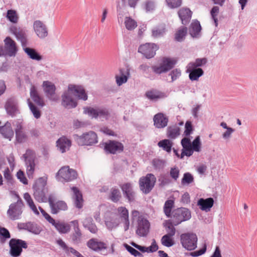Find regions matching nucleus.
Here are the masks:
<instances>
[{"instance_id": "obj_46", "label": "nucleus", "mask_w": 257, "mask_h": 257, "mask_svg": "<svg viewBox=\"0 0 257 257\" xmlns=\"http://www.w3.org/2000/svg\"><path fill=\"white\" fill-rule=\"evenodd\" d=\"M24 198L27 202L28 205L29 207L31 209V210L34 212V213L36 215H39V212L35 205L33 199H32L30 195L28 193H25L24 195Z\"/></svg>"}, {"instance_id": "obj_44", "label": "nucleus", "mask_w": 257, "mask_h": 257, "mask_svg": "<svg viewBox=\"0 0 257 257\" xmlns=\"http://www.w3.org/2000/svg\"><path fill=\"white\" fill-rule=\"evenodd\" d=\"M166 27L165 25H161L155 27L152 29V35L155 38H160L164 36L166 33Z\"/></svg>"}, {"instance_id": "obj_49", "label": "nucleus", "mask_w": 257, "mask_h": 257, "mask_svg": "<svg viewBox=\"0 0 257 257\" xmlns=\"http://www.w3.org/2000/svg\"><path fill=\"white\" fill-rule=\"evenodd\" d=\"M168 137L175 139L180 135V128L177 125L169 126L167 130Z\"/></svg>"}, {"instance_id": "obj_25", "label": "nucleus", "mask_w": 257, "mask_h": 257, "mask_svg": "<svg viewBox=\"0 0 257 257\" xmlns=\"http://www.w3.org/2000/svg\"><path fill=\"white\" fill-rule=\"evenodd\" d=\"M69 89L71 90L72 94L75 95L78 99L86 100L87 95L83 87L79 85H69Z\"/></svg>"}, {"instance_id": "obj_16", "label": "nucleus", "mask_w": 257, "mask_h": 257, "mask_svg": "<svg viewBox=\"0 0 257 257\" xmlns=\"http://www.w3.org/2000/svg\"><path fill=\"white\" fill-rule=\"evenodd\" d=\"M70 223L73 224L74 230L70 236L71 242L74 244L79 245L83 241V235L79 227L78 221L75 220Z\"/></svg>"}, {"instance_id": "obj_27", "label": "nucleus", "mask_w": 257, "mask_h": 257, "mask_svg": "<svg viewBox=\"0 0 257 257\" xmlns=\"http://www.w3.org/2000/svg\"><path fill=\"white\" fill-rule=\"evenodd\" d=\"M117 212L120 219L123 221L124 230L127 231L130 227L128 210L125 207L121 206L117 208Z\"/></svg>"}, {"instance_id": "obj_55", "label": "nucleus", "mask_w": 257, "mask_h": 257, "mask_svg": "<svg viewBox=\"0 0 257 257\" xmlns=\"http://www.w3.org/2000/svg\"><path fill=\"white\" fill-rule=\"evenodd\" d=\"M7 18L13 23H17L18 21V16L15 10H10L7 11Z\"/></svg>"}, {"instance_id": "obj_24", "label": "nucleus", "mask_w": 257, "mask_h": 257, "mask_svg": "<svg viewBox=\"0 0 257 257\" xmlns=\"http://www.w3.org/2000/svg\"><path fill=\"white\" fill-rule=\"evenodd\" d=\"M14 125L16 126L15 133L16 141L20 143L26 142L28 140V136L26 133L24 131L22 123L19 121H17Z\"/></svg>"}, {"instance_id": "obj_13", "label": "nucleus", "mask_w": 257, "mask_h": 257, "mask_svg": "<svg viewBox=\"0 0 257 257\" xmlns=\"http://www.w3.org/2000/svg\"><path fill=\"white\" fill-rule=\"evenodd\" d=\"M104 150L108 154H115L119 153L123 150V145L115 141H108L103 143Z\"/></svg>"}, {"instance_id": "obj_51", "label": "nucleus", "mask_w": 257, "mask_h": 257, "mask_svg": "<svg viewBox=\"0 0 257 257\" xmlns=\"http://www.w3.org/2000/svg\"><path fill=\"white\" fill-rule=\"evenodd\" d=\"M125 28L129 31L135 29L137 27V22L130 17H126L124 20Z\"/></svg>"}, {"instance_id": "obj_34", "label": "nucleus", "mask_w": 257, "mask_h": 257, "mask_svg": "<svg viewBox=\"0 0 257 257\" xmlns=\"http://www.w3.org/2000/svg\"><path fill=\"white\" fill-rule=\"evenodd\" d=\"M154 125L157 128H164L167 125L168 118L163 113H159L154 117Z\"/></svg>"}, {"instance_id": "obj_33", "label": "nucleus", "mask_w": 257, "mask_h": 257, "mask_svg": "<svg viewBox=\"0 0 257 257\" xmlns=\"http://www.w3.org/2000/svg\"><path fill=\"white\" fill-rule=\"evenodd\" d=\"M56 143L58 149L61 153H64L68 150L71 145V141L65 136L59 138Z\"/></svg>"}, {"instance_id": "obj_40", "label": "nucleus", "mask_w": 257, "mask_h": 257, "mask_svg": "<svg viewBox=\"0 0 257 257\" xmlns=\"http://www.w3.org/2000/svg\"><path fill=\"white\" fill-rule=\"evenodd\" d=\"M52 225L60 233H67L71 229L70 225L69 224L60 221H55V223Z\"/></svg>"}, {"instance_id": "obj_8", "label": "nucleus", "mask_w": 257, "mask_h": 257, "mask_svg": "<svg viewBox=\"0 0 257 257\" xmlns=\"http://www.w3.org/2000/svg\"><path fill=\"white\" fill-rule=\"evenodd\" d=\"M10 254L13 257L19 256L22 252V248H27V242L20 239L12 238L9 241Z\"/></svg>"}, {"instance_id": "obj_14", "label": "nucleus", "mask_w": 257, "mask_h": 257, "mask_svg": "<svg viewBox=\"0 0 257 257\" xmlns=\"http://www.w3.org/2000/svg\"><path fill=\"white\" fill-rule=\"evenodd\" d=\"M10 31L15 36L18 41L21 42L23 48L27 46L28 43L26 30L15 26H12L10 28Z\"/></svg>"}, {"instance_id": "obj_52", "label": "nucleus", "mask_w": 257, "mask_h": 257, "mask_svg": "<svg viewBox=\"0 0 257 257\" xmlns=\"http://www.w3.org/2000/svg\"><path fill=\"white\" fill-rule=\"evenodd\" d=\"M27 101L30 109L33 113L34 116L37 119L39 118L41 115L40 110L35 105V104L30 100V99H28Z\"/></svg>"}, {"instance_id": "obj_22", "label": "nucleus", "mask_w": 257, "mask_h": 257, "mask_svg": "<svg viewBox=\"0 0 257 257\" xmlns=\"http://www.w3.org/2000/svg\"><path fill=\"white\" fill-rule=\"evenodd\" d=\"M33 28L37 36L40 39H44L48 36L47 28L42 21H35L34 22Z\"/></svg>"}, {"instance_id": "obj_20", "label": "nucleus", "mask_w": 257, "mask_h": 257, "mask_svg": "<svg viewBox=\"0 0 257 257\" xmlns=\"http://www.w3.org/2000/svg\"><path fill=\"white\" fill-rule=\"evenodd\" d=\"M5 107L7 113L12 117L19 113L18 101L14 97L10 98L7 100Z\"/></svg>"}, {"instance_id": "obj_50", "label": "nucleus", "mask_w": 257, "mask_h": 257, "mask_svg": "<svg viewBox=\"0 0 257 257\" xmlns=\"http://www.w3.org/2000/svg\"><path fill=\"white\" fill-rule=\"evenodd\" d=\"M207 62V59L206 58H197L194 62H191L187 66L192 68H198L199 67L205 65Z\"/></svg>"}, {"instance_id": "obj_4", "label": "nucleus", "mask_w": 257, "mask_h": 257, "mask_svg": "<svg viewBox=\"0 0 257 257\" xmlns=\"http://www.w3.org/2000/svg\"><path fill=\"white\" fill-rule=\"evenodd\" d=\"M156 182V178L152 173L147 174L142 177L139 180L140 190L145 194L149 193L154 187Z\"/></svg>"}, {"instance_id": "obj_45", "label": "nucleus", "mask_w": 257, "mask_h": 257, "mask_svg": "<svg viewBox=\"0 0 257 257\" xmlns=\"http://www.w3.org/2000/svg\"><path fill=\"white\" fill-rule=\"evenodd\" d=\"M174 206V201L172 199L167 200L164 204L163 211L165 214L168 217H171L172 216L171 211Z\"/></svg>"}, {"instance_id": "obj_10", "label": "nucleus", "mask_w": 257, "mask_h": 257, "mask_svg": "<svg viewBox=\"0 0 257 257\" xmlns=\"http://www.w3.org/2000/svg\"><path fill=\"white\" fill-rule=\"evenodd\" d=\"M77 177L76 171L70 169L68 166L62 167L57 174V179L62 181L70 182L76 179Z\"/></svg>"}, {"instance_id": "obj_17", "label": "nucleus", "mask_w": 257, "mask_h": 257, "mask_svg": "<svg viewBox=\"0 0 257 257\" xmlns=\"http://www.w3.org/2000/svg\"><path fill=\"white\" fill-rule=\"evenodd\" d=\"M150 224L149 221L142 217H139L136 233L141 237L146 236L149 232Z\"/></svg>"}, {"instance_id": "obj_3", "label": "nucleus", "mask_w": 257, "mask_h": 257, "mask_svg": "<svg viewBox=\"0 0 257 257\" xmlns=\"http://www.w3.org/2000/svg\"><path fill=\"white\" fill-rule=\"evenodd\" d=\"M191 217V213L189 209L180 207L175 209L172 211L170 218L173 221L175 226H177L182 222L189 220Z\"/></svg>"}, {"instance_id": "obj_28", "label": "nucleus", "mask_w": 257, "mask_h": 257, "mask_svg": "<svg viewBox=\"0 0 257 257\" xmlns=\"http://www.w3.org/2000/svg\"><path fill=\"white\" fill-rule=\"evenodd\" d=\"M178 14L183 25H186L189 23L192 16V12L189 9L183 8L179 10Z\"/></svg>"}, {"instance_id": "obj_57", "label": "nucleus", "mask_w": 257, "mask_h": 257, "mask_svg": "<svg viewBox=\"0 0 257 257\" xmlns=\"http://www.w3.org/2000/svg\"><path fill=\"white\" fill-rule=\"evenodd\" d=\"M187 31L186 27H183L178 30L175 34V40L178 42L182 41L187 34Z\"/></svg>"}, {"instance_id": "obj_12", "label": "nucleus", "mask_w": 257, "mask_h": 257, "mask_svg": "<svg viewBox=\"0 0 257 257\" xmlns=\"http://www.w3.org/2000/svg\"><path fill=\"white\" fill-rule=\"evenodd\" d=\"M158 46L154 43H146L141 45L138 52L142 53L147 59L153 58L156 54V51L158 49Z\"/></svg>"}, {"instance_id": "obj_48", "label": "nucleus", "mask_w": 257, "mask_h": 257, "mask_svg": "<svg viewBox=\"0 0 257 257\" xmlns=\"http://www.w3.org/2000/svg\"><path fill=\"white\" fill-rule=\"evenodd\" d=\"M121 194L118 189L112 188L110 190L109 198L113 202H118L121 198Z\"/></svg>"}, {"instance_id": "obj_19", "label": "nucleus", "mask_w": 257, "mask_h": 257, "mask_svg": "<svg viewBox=\"0 0 257 257\" xmlns=\"http://www.w3.org/2000/svg\"><path fill=\"white\" fill-rule=\"evenodd\" d=\"M77 102L72 97V92L69 89L65 91L62 95V105L66 108H74L77 106Z\"/></svg>"}, {"instance_id": "obj_56", "label": "nucleus", "mask_w": 257, "mask_h": 257, "mask_svg": "<svg viewBox=\"0 0 257 257\" xmlns=\"http://www.w3.org/2000/svg\"><path fill=\"white\" fill-rule=\"evenodd\" d=\"M194 181V179L193 175L191 173L187 172L183 175L181 180V184L183 185H187L193 183Z\"/></svg>"}, {"instance_id": "obj_5", "label": "nucleus", "mask_w": 257, "mask_h": 257, "mask_svg": "<svg viewBox=\"0 0 257 257\" xmlns=\"http://www.w3.org/2000/svg\"><path fill=\"white\" fill-rule=\"evenodd\" d=\"M198 238L195 233L187 232L180 235L182 246L188 250H193L197 247Z\"/></svg>"}, {"instance_id": "obj_63", "label": "nucleus", "mask_w": 257, "mask_h": 257, "mask_svg": "<svg viewBox=\"0 0 257 257\" xmlns=\"http://www.w3.org/2000/svg\"><path fill=\"white\" fill-rule=\"evenodd\" d=\"M124 247L126 248V249L132 255H133L135 256H143V254L138 251L137 250H136L135 248H133V247L130 246L129 245L127 244H124Z\"/></svg>"}, {"instance_id": "obj_1", "label": "nucleus", "mask_w": 257, "mask_h": 257, "mask_svg": "<svg viewBox=\"0 0 257 257\" xmlns=\"http://www.w3.org/2000/svg\"><path fill=\"white\" fill-rule=\"evenodd\" d=\"M181 143L183 147L181 159H183L185 156L190 157L193 155L194 151L199 152L201 151V143L199 136L196 137L192 143L188 138H183Z\"/></svg>"}, {"instance_id": "obj_61", "label": "nucleus", "mask_w": 257, "mask_h": 257, "mask_svg": "<svg viewBox=\"0 0 257 257\" xmlns=\"http://www.w3.org/2000/svg\"><path fill=\"white\" fill-rule=\"evenodd\" d=\"M4 176L5 179L7 181L8 184H12L13 182V178L12 174L10 172V169L7 167L4 172Z\"/></svg>"}, {"instance_id": "obj_53", "label": "nucleus", "mask_w": 257, "mask_h": 257, "mask_svg": "<svg viewBox=\"0 0 257 257\" xmlns=\"http://www.w3.org/2000/svg\"><path fill=\"white\" fill-rule=\"evenodd\" d=\"M161 241L163 245L168 247H171L175 244L173 236L167 234L162 236Z\"/></svg>"}, {"instance_id": "obj_29", "label": "nucleus", "mask_w": 257, "mask_h": 257, "mask_svg": "<svg viewBox=\"0 0 257 257\" xmlns=\"http://www.w3.org/2000/svg\"><path fill=\"white\" fill-rule=\"evenodd\" d=\"M73 191L72 198L74 201V205L77 208H81L83 206V199L82 195L79 189L76 187L71 188Z\"/></svg>"}, {"instance_id": "obj_58", "label": "nucleus", "mask_w": 257, "mask_h": 257, "mask_svg": "<svg viewBox=\"0 0 257 257\" xmlns=\"http://www.w3.org/2000/svg\"><path fill=\"white\" fill-rule=\"evenodd\" d=\"M180 170L177 166L171 168L170 171V175L174 180L177 181L179 177Z\"/></svg>"}, {"instance_id": "obj_15", "label": "nucleus", "mask_w": 257, "mask_h": 257, "mask_svg": "<svg viewBox=\"0 0 257 257\" xmlns=\"http://www.w3.org/2000/svg\"><path fill=\"white\" fill-rule=\"evenodd\" d=\"M56 197L54 195L50 194L48 197L51 213L57 214L60 210H65L67 209L66 203L63 201H58L55 202Z\"/></svg>"}, {"instance_id": "obj_23", "label": "nucleus", "mask_w": 257, "mask_h": 257, "mask_svg": "<svg viewBox=\"0 0 257 257\" xmlns=\"http://www.w3.org/2000/svg\"><path fill=\"white\" fill-rule=\"evenodd\" d=\"M4 42L7 55L10 57L15 56L18 51L16 43L10 37H7Z\"/></svg>"}, {"instance_id": "obj_47", "label": "nucleus", "mask_w": 257, "mask_h": 257, "mask_svg": "<svg viewBox=\"0 0 257 257\" xmlns=\"http://www.w3.org/2000/svg\"><path fill=\"white\" fill-rule=\"evenodd\" d=\"M158 146L160 148H162L163 150L166 151L167 152L170 153L173 146V143L169 140L165 139L160 141L158 143Z\"/></svg>"}, {"instance_id": "obj_9", "label": "nucleus", "mask_w": 257, "mask_h": 257, "mask_svg": "<svg viewBox=\"0 0 257 257\" xmlns=\"http://www.w3.org/2000/svg\"><path fill=\"white\" fill-rule=\"evenodd\" d=\"M176 63V61L172 58H163L159 66H153L152 70L156 74H160L171 70Z\"/></svg>"}, {"instance_id": "obj_39", "label": "nucleus", "mask_w": 257, "mask_h": 257, "mask_svg": "<svg viewBox=\"0 0 257 257\" xmlns=\"http://www.w3.org/2000/svg\"><path fill=\"white\" fill-rule=\"evenodd\" d=\"M83 226L85 228L87 229L90 232L96 233L98 229L91 217H86L82 222Z\"/></svg>"}, {"instance_id": "obj_21", "label": "nucleus", "mask_w": 257, "mask_h": 257, "mask_svg": "<svg viewBox=\"0 0 257 257\" xmlns=\"http://www.w3.org/2000/svg\"><path fill=\"white\" fill-rule=\"evenodd\" d=\"M31 153L30 151L27 150L23 155L27 166V174L29 178L32 177L35 168L34 158L33 156L31 155Z\"/></svg>"}, {"instance_id": "obj_62", "label": "nucleus", "mask_w": 257, "mask_h": 257, "mask_svg": "<svg viewBox=\"0 0 257 257\" xmlns=\"http://www.w3.org/2000/svg\"><path fill=\"white\" fill-rule=\"evenodd\" d=\"M219 12V8L217 6H214L211 11H210V14L211 16V17L212 19L213 20L214 23H215L216 26L217 25V16Z\"/></svg>"}, {"instance_id": "obj_30", "label": "nucleus", "mask_w": 257, "mask_h": 257, "mask_svg": "<svg viewBox=\"0 0 257 257\" xmlns=\"http://www.w3.org/2000/svg\"><path fill=\"white\" fill-rule=\"evenodd\" d=\"M30 96L32 100L39 107H43L45 105V102L41 97L36 88L34 85L32 86L30 89Z\"/></svg>"}, {"instance_id": "obj_42", "label": "nucleus", "mask_w": 257, "mask_h": 257, "mask_svg": "<svg viewBox=\"0 0 257 257\" xmlns=\"http://www.w3.org/2000/svg\"><path fill=\"white\" fill-rule=\"evenodd\" d=\"M23 49L24 52L31 59L36 61H40L42 59V56L40 55L35 49L27 47V46L23 47Z\"/></svg>"}, {"instance_id": "obj_64", "label": "nucleus", "mask_w": 257, "mask_h": 257, "mask_svg": "<svg viewBox=\"0 0 257 257\" xmlns=\"http://www.w3.org/2000/svg\"><path fill=\"white\" fill-rule=\"evenodd\" d=\"M158 181L161 187L165 186L170 183V179L165 175H161L159 177Z\"/></svg>"}, {"instance_id": "obj_38", "label": "nucleus", "mask_w": 257, "mask_h": 257, "mask_svg": "<svg viewBox=\"0 0 257 257\" xmlns=\"http://www.w3.org/2000/svg\"><path fill=\"white\" fill-rule=\"evenodd\" d=\"M120 75H116L115 79L117 84L121 85L125 83L130 75V70L128 68H122L119 70Z\"/></svg>"}, {"instance_id": "obj_35", "label": "nucleus", "mask_w": 257, "mask_h": 257, "mask_svg": "<svg viewBox=\"0 0 257 257\" xmlns=\"http://www.w3.org/2000/svg\"><path fill=\"white\" fill-rule=\"evenodd\" d=\"M121 189L124 195L129 202H132L135 200V193L133 190L132 185L131 183H127L123 184L121 186Z\"/></svg>"}, {"instance_id": "obj_41", "label": "nucleus", "mask_w": 257, "mask_h": 257, "mask_svg": "<svg viewBox=\"0 0 257 257\" xmlns=\"http://www.w3.org/2000/svg\"><path fill=\"white\" fill-rule=\"evenodd\" d=\"M23 228L35 234H39L42 231V228L37 224L28 222L23 224Z\"/></svg>"}, {"instance_id": "obj_7", "label": "nucleus", "mask_w": 257, "mask_h": 257, "mask_svg": "<svg viewBox=\"0 0 257 257\" xmlns=\"http://www.w3.org/2000/svg\"><path fill=\"white\" fill-rule=\"evenodd\" d=\"M74 139L79 146H91L97 143V136L95 133L90 131L82 135H74Z\"/></svg>"}, {"instance_id": "obj_59", "label": "nucleus", "mask_w": 257, "mask_h": 257, "mask_svg": "<svg viewBox=\"0 0 257 257\" xmlns=\"http://www.w3.org/2000/svg\"><path fill=\"white\" fill-rule=\"evenodd\" d=\"M166 2L171 9L177 8L182 5V0H166Z\"/></svg>"}, {"instance_id": "obj_18", "label": "nucleus", "mask_w": 257, "mask_h": 257, "mask_svg": "<svg viewBox=\"0 0 257 257\" xmlns=\"http://www.w3.org/2000/svg\"><path fill=\"white\" fill-rule=\"evenodd\" d=\"M43 87L46 97L50 100L56 101L58 99V96L55 93V85L51 82L44 81Z\"/></svg>"}, {"instance_id": "obj_54", "label": "nucleus", "mask_w": 257, "mask_h": 257, "mask_svg": "<svg viewBox=\"0 0 257 257\" xmlns=\"http://www.w3.org/2000/svg\"><path fill=\"white\" fill-rule=\"evenodd\" d=\"M174 224L172 220H169L166 223V228L167 233V235L174 236L176 233V229L174 227Z\"/></svg>"}, {"instance_id": "obj_11", "label": "nucleus", "mask_w": 257, "mask_h": 257, "mask_svg": "<svg viewBox=\"0 0 257 257\" xmlns=\"http://www.w3.org/2000/svg\"><path fill=\"white\" fill-rule=\"evenodd\" d=\"M84 113L95 118L99 117L107 119L110 116V113L108 109L104 107H86L84 108Z\"/></svg>"}, {"instance_id": "obj_32", "label": "nucleus", "mask_w": 257, "mask_h": 257, "mask_svg": "<svg viewBox=\"0 0 257 257\" xmlns=\"http://www.w3.org/2000/svg\"><path fill=\"white\" fill-rule=\"evenodd\" d=\"M0 133L4 138L11 141L14 136L11 123L7 121L4 125L0 126Z\"/></svg>"}, {"instance_id": "obj_60", "label": "nucleus", "mask_w": 257, "mask_h": 257, "mask_svg": "<svg viewBox=\"0 0 257 257\" xmlns=\"http://www.w3.org/2000/svg\"><path fill=\"white\" fill-rule=\"evenodd\" d=\"M169 75L171 76V82H172L181 76V71L179 69L175 68L170 72Z\"/></svg>"}, {"instance_id": "obj_36", "label": "nucleus", "mask_w": 257, "mask_h": 257, "mask_svg": "<svg viewBox=\"0 0 257 257\" xmlns=\"http://www.w3.org/2000/svg\"><path fill=\"white\" fill-rule=\"evenodd\" d=\"M201 27L200 22L197 20H194L189 27V34L191 37L197 38L200 35Z\"/></svg>"}, {"instance_id": "obj_6", "label": "nucleus", "mask_w": 257, "mask_h": 257, "mask_svg": "<svg viewBox=\"0 0 257 257\" xmlns=\"http://www.w3.org/2000/svg\"><path fill=\"white\" fill-rule=\"evenodd\" d=\"M24 204L22 199L19 198L16 202L12 203L7 211V215L10 219L16 220L20 219L23 213Z\"/></svg>"}, {"instance_id": "obj_2", "label": "nucleus", "mask_w": 257, "mask_h": 257, "mask_svg": "<svg viewBox=\"0 0 257 257\" xmlns=\"http://www.w3.org/2000/svg\"><path fill=\"white\" fill-rule=\"evenodd\" d=\"M47 177L44 176L39 178L33 187L35 199L39 202H46L48 199L46 196L48 189L46 187Z\"/></svg>"}, {"instance_id": "obj_37", "label": "nucleus", "mask_w": 257, "mask_h": 257, "mask_svg": "<svg viewBox=\"0 0 257 257\" xmlns=\"http://www.w3.org/2000/svg\"><path fill=\"white\" fill-rule=\"evenodd\" d=\"M214 200L212 198H208L207 199L200 198L197 202L198 205L202 210L208 211L213 206Z\"/></svg>"}, {"instance_id": "obj_31", "label": "nucleus", "mask_w": 257, "mask_h": 257, "mask_svg": "<svg viewBox=\"0 0 257 257\" xmlns=\"http://www.w3.org/2000/svg\"><path fill=\"white\" fill-rule=\"evenodd\" d=\"M186 72L189 73V77L191 81L198 80L199 78L204 74L202 68H195L188 66H187Z\"/></svg>"}, {"instance_id": "obj_43", "label": "nucleus", "mask_w": 257, "mask_h": 257, "mask_svg": "<svg viewBox=\"0 0 257 257\" xmlns=\"http://www.w3.org/2000/svg\"><path fill=\"white\" fill-rule=\"evenodd\" d=\"M147 97L151 100H157L158 99L163 98L164 94L163 93L156 90L148 91L146 93Z\"/></svg>"}, {"instance_id": "obj_26", "label": "nucleus", "mask_w": 257, "mask_h": 257, "mask_svg": "<svg viewBox=\"0 0 257 257\" xmlns=\"http://www.w3.org/2000/svg\"><path fill=\"white\" fill-rule=\"evenodd\" d=\"M87 245L89 248L95 251H99L107 248L105 243L99 241L96 238L89 239L87 242Z\"/></svg>"}]
</instances>
